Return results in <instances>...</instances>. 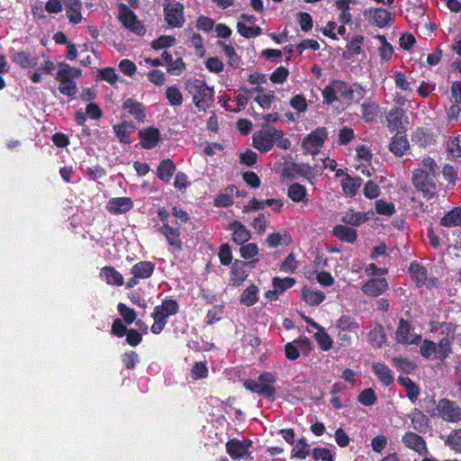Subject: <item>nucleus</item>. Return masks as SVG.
<instances>
[{
    "label": "nucleus",
    "mask_w": 461,
    "mask_h": 461,
    "mask_svg": "<svg viewBox=\"0 0 461 461\" xmlns=\"http://www.w3.org/2000/svg\"><path fill=\"white\" fill-rule=\"evenodd\" d=\"M171 213L176 218L175 225H170L168 222L170 212L165 207H159L157 212V216L161 224L157 223L153 228L157 232L164 236L170 247L176 251H182L183 242L178 221L181 223H186L190 220V217L187 212L176 206L172 207Z\"/></svg>",
    "instance_id": "1"
},
{
    "label": "nucleus",
    "mask_w": 461,
    "mask_h": 461,
    "mask_svg": "<svg viewBox=\"0 0 461 461\" xmlns=\"http://www.w3.org/2000/svg\"><path fill=\"white\" fill-rule=\"evenodd\" d=\"M366 90L358 83L349 84L344 80L333 79L322 91L324 103L332 104L342 100L358 104L366 95Z\"/></svg>",
    "instance_id": "2"
},
{
    "label": "nucleus",
    "mask_w": 461,
    "mask_h": 461,
    "mask_svg": "<svg viewBox=\"0 0 461 461\" xmlns=\"http://www.w3.org/2000/svg\"><path fill=\"white\" fill-rule=\"evenodd\" d=\"M437 164L435 160L427 157L420 164V167L412 172V184L414 187L422 193L423 196L429 200L437 194V185L435 178L437 176Z\"/></svg>",
    "instance_id": "3"
},
{
    "label": "nucleus",
    "mask_w": 461,
    "mask_h": 461,
    "mask_svg": "<svg viewBox=\"0 0 461 461\" xmlns=\"http://www.w3.org/2000/svg\"><path fill=\"white\" fill-rule=\"evenodd\" d=\"M185 90L191 95L194 106L205 112L214 103V89L204 80L191 78L185 82Z\"/></svg>",
    "instance_id": "4"
},
{
    "label": "nucleus",
    "mask_w": 461,
    "mask_h": 461,
    "mask_svg": "<svg viewBox=\"0 0 461 461\" xmlns=\"http://www.w3.org/2000/svg\"><path fill=\"white\" fill-rule=\"evenodd\" d=\"M430 325L431 332H438L442 335L437 344L436 358L444 362L452 353L456 328L450 322H431Z\"/></svg>",
    "instance_id": "5"
},
{
    "label": "nucleus",
    "mask_w": 461,
    "mask_h": 461,
    "mask_svg": "<svg viewBox=\"0 0 461 461\" xmlns=\"http://www.w3.org/2000/svg\"><path fill=\"white\" fill-rule=\"evenodd\" d=\"M276 375L271 372H263L259 375L258 380L246 379L243 386L246 390L257 393L271 402L276 399V388L274 384L276 383Z\"/></svg>",
    "instance_id": "6"
},
{
    "label": "nucleus",
    "mask_w": 461,
    "mask_h": 461,
    "mask_svg": "<svg viewBox=\"0 0 461 461\" xmlns=\"http://www.w3.org/2000/svg\"><path fill=\"white\" fill-rule=\"evenodd\" d=\"M81 76L82 70L80 68L71 67L66 62L59 63L56 80L59 82V93L66 96L73 97L77 92L75 80L79 78Z\"/></svg>",
    "instance_id": "7"
},
{
    "label": "nucleus",
    "mask_w": 461,
    "mask_h": 461,
    "mask_svg": "<svg viewBox=\"0 0 461 461\" xmlns=\"http://www.w3.org/2000/svg\"><path fill=\"white\" fill-rule=\"evenodd\" d=\"M281 135L282 130H277L269 124H263L253 133V147L260 152L267 153L274 148L276 139L281 138Z\"/></svg>",
    "instance_id": "8"
},
{
    "label": "nucleus",
    "mask_w": 461,
    "mask_h": 461,
    "mask_svg": "<svg viewBox=\"0 0 461 461\" xmlns=\"http://www.w3.org/2000/svg\"><path fill=\"white\" fill-rule=\"evenodd\" d=\"M327 139V129L325 127H318L303 139L302 147L306 153L317 155L321 152Z\"/></svg>",
    "instance_id": "9"
},
{
    "label": "nucleus",
    "mask_w": 461,
    "mask_h": 461,
    "mask_svg": "<svg viewBox=\"0 0 461 461\" xmlns=\"http://www.w3.org/2000/svg\"><path fill=\"white\" fill-rule=\"evenodd\" d=\"M438 416L448 423H458L461 421V407L454 401L447 398H441L436 404Z\"/></svg>",
    "instance_id": "10"
},
{
    "label": "nucleus",
    "mask_w": 461,
    "mask_h": 461,
    "mask_svg": "<svg viewBox=\"0 0 461 461\" xmlns=\"http://www.w3.org/2000/svg\"><path fill=\"white\" fill-rule=\"evenodd\" d=\"M165 21L172 28H180L183 26L184 5L177 1L169 0L164 7Z\"/></svg>",
    "instance_id": "11"
},
{
    "label": "nucleus",
    "mask_w": 461,
    "mask_h": 461,
    "mask_svg": "<svg viewBox=\"0 0 461 461\" xmlns=\"http://www.w3.org/2000/svg\"><path fill=\"white\" fill-rule=\"evenodd\" d=\"M364 15L370 24L378 28L390 26L394 18L393 14L384 8H370L365 11Z\"/></svg>",
    "instance_id": "12"
},
{
    "label": "nucleus",
    "mask_w": 461,
    "mask_h": 461,
    "mask_svg": "<svg viewBox=\"0 0 461 461\" xmlns=\"http://www.w3.org/2000/svg\"><path fill=\"white\" fill-rule=\"evenodd\" d=\"M403 445L418 453L420 456H426L429 453L425 439L419 434L407 431L402 437Z\"/></svg>",
    "instance_id": "13"
},
{
    "label": "nucleus",
    "mask_w": 461,
    "mask_h": 461,
    "mask_svg": "<svg viewBox=\"0 0 461 461\" xmlns=\"http://www.w3.org/2000/svg\"><path fill=\"white\" fill-rule=\"evenodd\" d=\"M251 446L252 441L250 439L230 438L226 442V450L230 456L236 460L249 455V449Z\"/></svg>",
    "instance_id": "14"
},
{
    "label": "nucleus",
    "mask_w": 461,
    "mask_h": 461,
    "mask_svg": "<svg viewBox=\"0 0 461 461\" xmlns=\"http://www.w3.org/2000/svg\"><path fill=\"white\" fill-rule=\"evenodd\" d=\"M312 342L307 337L299 338L293 342H288L285 345V355L289 360H296L300 357V350L311 351Z\"/></svg>",
    "instance_id": "15"
},
{
    "label": "nucleus",
    "mask_w": 461,
    "mask_h": 461,
    "mask_svg": "<svg viewBox=\"0 0 461 461\" xmlns=\"http://www.w3.org/2000/svg\"><path fill=\"white\" fill-rule=\"evenodd\" d=\"M387 126L391 131L402 132L405 131L404 123H408V117L401 107L392 108L387 116Z\"/></svg>",
    "instance_id": "16"
},
{
    "label": "nucleus",
    "mask_w": 461,
    "mask_h": 461,
    "mask_svg": "<svg viewBox=\"0 0 461 461\" xmlns=\"http://www.w3.org/2000/svg\"><path fill=\"white\" fill-rule=\"evenodd\" d=\"M412 327L411 322L404 319H401L396 330V339L401 344H418L420 339V335L411 334Z\"/></svg>",
    "instance_id": "17"
},
{
    "label": "nucleus",
    "mask_w": 461,
    "mask_h": 461,
    "mask_svg": "<svg viewBox=\"0 0 461 461\" xmlns=\"http://www.w3.org/2000/svg\"><path fill=\"white\" fill-rule=\"evenodd\" d=\"M179 312V303L172 297H167L159 305L155 306L151 315L163 321H167L168 317L177 314Z\"/></svg>",
    "instance_id": "18"
},
{
    "label": "nucleus",
    "mask_w": 461,
    "mask_h": 461,
    "mask_svg": "<svg viewBox=\"0 0 461 461\" xmlns=\"http://www.w3.org/2000/svg\"><path fill=\"white\" fill-rule=\"evenodd\" d=\"M408 418L411 420L412 429L419 433L425 434L432 429L429 417L418 408L411 410Z\"/></svg>",
    "instance_id": "19"
},
{
    "label": "nucleus",
    "mask_w": 461,
    "mask_h": 461,
    "mask_svg": "<svg viewBox=\"0 0 461 461\" xmlns=\"http://www.w3.org/2000/svg\"><path fill=\"white\" fill-rule=\"evenodd\" d=\"M138 135L140 146L146 149L157 147L161 139L159 130L155 127L140 130Z\"/></svg>",
    "instance_id": "20"
},
{
    "label": "nucleus",
    "mask_w": 461,
    "mask_h": 461,
    "mask_svg": "<svg viewBox=\"0 0 461 461\" xmlns=\"http://www.w3.org/2000/svg\"><path fill=\"white\" fill-rule=\"evenodd\" d=\"M387 289L388 283L387 280L384 277L371 278L361 287V291L365 294L372 297H376L384 294Z\"/></svg>",
    "instance_id": "21"
},
{
    "label": "nucleus",
    "mask_w": 461,
    "mask_h": 461,
    "mask_svg": "<svg viewBox=\"0 0 461 461\" xmlns=\"http://www.w3.org/2000/svg\"><path fill=\"white\" fill-rule=\"evenodd\" d=\"M283 174L289 178H294L296 175L309 180L314 177L312 167L309 164L304 163L292 162L284 168Z\"/></svg>",
    "instance_id": "22"
},
{
    "label": "nucleus",
    "mask_w": 461,
    "mask_h": 461,
    "mask_svg": "<svg viewBox=\"0 0 461 461\" xmlns=\"http://www.w3.org/2000/svg\"><path fill=\"white\" fill-rule=\"evenodd\" d=\"M133 207V202L130 197L112 198L108 201L106 209L112 214H122L129 212Z\"/></svg>",
    "instance_id": "23"
},
{
    "label": "nucleus",
    "mask_w": 461,
    "mask_h": 461,
    "mask_svg": "<svg viewBox=\"0 0 461 461\" xmlns=\"http://www.w3.org/2000/svg\"><path fill=\"white\" fill-rule=\"evenodd\" d=\"M249 263L236 259L230 269V281L234 286H240L248 277L247 267Z\"/></svg>",
    "instance_id": "24"
},
{
    "label": "nucleus",
    "mask_w": 461,
    "mask_h": 461,
    "mask_svg": "<svg viewBox=\"0 0 461 461\" xmlns=\"http://www.w3.org/2000/svg\"><path fill=\"white\" fill-rule=\"evenodd\" d=\"M409 148L410 145L405 131L396 132L389 145L390 151L396 157H402Z\"/></svg>",
    "instance_id": "25"
},
{
    "label": "nucleus",
    "mask_w": 461,
    "mask_h": 461,
    "mask_svg": "<svg viewBox=\"0 0 461 461\" xmlns=\"http://www.w3.org/2000/svg\"><path fill=\"white\" fill-rule=\"evenodd\" d=\"M11 60L22 68H29L38 65L39 58L27 51L19 50L13 53Z\"/></svg>",
    "instance_id": "26"
},
{
    "label": "nucleus",
    "mask_w": 461,
    "mask_h": 461,
    "mask_svg": "<svg viewBox=\"0 0 461 461\" xmlns=\"http://www.w3.org/2000/svg\"><path fill=\"white\" fill-rule=\"evenodd\" d=\"M367 340L374 348H381L386 343V334L382 324L375 323L367 334Z\"/></svg>",
    "instance_id": "27"
},
{
    "label": "nucleus",
    "mask_w": 461,
    "mask_h": 461,
    "mask_svg": "<svg viewBox=\"0 0 461 461\" xmlns=\"http://www.w3.org/2000/svg\"><path fill=\"white\" fill-rule=\"evenodd\" d=\"M229 230H232V240L238 245H243L251 237L250 231L239 221L230 223Z\"/></svg>",
    "instance_id": "28"
},
{
    "label": "nucleus",
    "mask_w": 461,
    "mask_h": 461,
    "mask_svg": "<svg viewBox=\"0 0 461 461\" xmlns=\"http://www.w3.org/2000/svg\"><path fill=\"white\" fill-rule=\"evenodd\" d=\"M176 169V165L171 158L162 159L157 167L156 175L161 181L169 183Z\"/></svg>",
    "instance_id": "29"
},
{
    "label": "nucleus",
    "mask_w": 461,
    "mask_h": 461,
    "mask_svg": "<svg viewBox=\"0 0 461 461\" xmlns=\"http://www.w3.org/2000/svg\"><path fill=\"white\" fill-rule=\"evenodd\" d=\"M122 109L127 110L139 122H144L146 118L145 107L139 101L128 98L123 102Z\"/></svg>",
    "instance_id": "30"
},
{
    "label": "nucleus",
    "mask_w": 461,
    "mask_h": 461,
    "mask_svg": "<svg viewBox=\"0 0 461 461\" xmlns=\"http://www.w3.org/2000/svg\"><path fill=\"white\" fill-rule=\"evenodd\" d=\"M100 276L110 285L122 286L124 284L122 275L113 267L106 266L102 267L100 269Z\"/></svg>",
    "instance_id": "31"
},
{
    "label": "nucleus",
    "mask_w": 461,
    "mask_h": 461,
    "mask_svg": "<svg viewBox=\"0 0 461 461\" xmlns=\"http://www.w3.org/2000/svg\"><path fill=\"white\" fill-rule=\"evenodd\" d=\"M113 130L121 143L130 144V133L135 130V125L132 122L123 121L119 124H114Z\"/></svg>",
    "instance_id": "32"
},
{
    "label": "nucleus",
    "mask_w": 461,
    "mask_h": 461,
    "mask_svg": "<svg viewBox=\"0 0 461 461\" xmlns=\"http://www.w3.org/2000/svg\"><path fill=\"white\" fill-rule=\"evenodd\" d=\"M362 182L363 180L360 176L352 177L349 175H346L340 184L344 194L347 197H354L361 186Z\"/></svg>",
    "instance_id": "33"
},
{
    "label": "nucleus",
    "mask_w": 461,
    "mask_h": 461,
    "mask_svg": "<svg viewBox=\"0 0 461 461\" xmlns=\"http://www.w3.org/2000/svg\"><path fill=\"white\" fill-rule=\"evenodd\" d=\"M372 370L384 385L389 386L393 383L394 377L392 370L385 364L373 363Z\"/></svg>",
    "instance_id": "34"
},
{
    "label": "nucleus",
    "mask_w": 461,
    "mask_h": 461,
    "mask_svg": "<svg viewBox=\"0 0 461 461\" xmlns=\"http://www.w3.org/2000/svg\"><path fill=\"white\" fill-rule=\"evenodd\" d=\"M154 269L155 264L151 261H140L131 267L130 272L140 279H148L153 275Z\"/></svg>",
    "instance_id": "35"
},
{
    "label": "nucleus",
    "mask_w": 461,
    "mask_h": 461,
    "mask_svg": "<svg viewBox=\"0 0 461 461\" xmlns=\"http://www.w3.org/2000/svg\"><path fill=\"white\" fill-rule=\"evenodd\" d=\"M66 9V16L68 19L69 23L72 24H78L82 22V3L81 1L68 2L64 3Z\"/></svg>",
    "instance_id": "36"
},
{
    "label": "nucleus",
    "mask_w": 461,
    "mask_h": 461,
    "mask_svg": "<svg viewBox=\"0 0 461 461\" xmlns=\"http://www.w3.org/2000/svg\"><path fill=\"white\" fill-rule=\"evenodd\" d=\"M287 196L294 203H302L303 205H307L309 203L306 187L299 183L288 186Z\"/></svg>",
    "instance_id": "37"
},
{
    "label": "nucleus",
    "mask_w": 461,
    "mask_h": 461,
    "mask_svg": "<svg viewBox=\"0 0 461 461\" xmlns=\"http://www.w3.org/2000/svg\"><path fill=\"white\" fill-rule=\"evenodd\" d=\"M301 295L302 299L311 306H317L321 304L325 299V294L323 292L319 290H312L308 286L303 287Z\"/></svg>",
    "instance_id": "38"
},
{
    "label": "nucleus",
    "mask_w": 461,
    "mask_h": 461,
    "mask_svg": "<svg viewBox=\"0 0 461 461\" xmlns=\"http://www.w3.org/2000/svg\"><path fill=\"white\" fill-rule=\"evenodd\" d=\"M359 327V323L357 321V320L347 314H342L336 321V329L338 330L357 334Z\"/></svg>",
    "instance_id": "39"
},
{
    "label": "nucleus",
    "mask_w": 461,
    "mask_h": 461,
    "mask_svg": "<svg viewBox=\"0 0 461 461\" xmlns=\"http://www.w3.org/2000/svg\"><path fill=\"white\" fill-rule=\"evenodd\" d=\"M332 233L339 240L348 243H354L357 238V233L355 229L340 224L333 228Z\"/></svg>",
    "instance_id": "40"
},
{
    "label": "nucleus",
    "mask_w": 461,
    "mask_h": 461,
    "mask_svg": "<svg viewBox=\"0 0 461 461\" xmlns=\"http://www.w3.org/2000/svg\"><path fill=\"white\" fill-rule=\"evenodd\" d=\"M440 225L443 227H456L461 226V207H454L445 214L440 220Z\"/></svg>",
    "instance_id": "41"
},
{
    "label": "nucleus",
    "mask_w": 461,
    "mask_h": 461,
    "mask_svg": "<svg viewBox=\"0 0 461 461\" xmlns=\"http://www.w3.org/2000/svg\"><path fill=\"white\" fill-rule=\"evenodd\" d=\"M258 301V288L252 284L248 286L240 295V302L241 304L250 307Z\"/></svg>",
    "instance_id": "42"
},
{
    "label": "nucleus",
    "mask_w": 461,
    "mask_h": 461,
    "mask_svg": "<svg viewBox=\"0 0 461 461\" xmlns=\"http://www.w3.org/2000/svg\"><path fill=\"white\" fill-rule=\"evenodd\" d=\"M119 9V21L122 24L123 27L128 29L130 25L135 22L137 19V15L135 13L125 4L121 3L118 5Z\"/></svg>",
    "instance_id": "43"
},
{
    "label": "nucleus",
    "mask_w": 461,
    "mask_h": 461,
    "mask_svg": "<svg viewBox=\"0 0 461 461\" xmlns=\"http://www.w3.org/2000/svg\"><path fill=\"white\" fill-rule=\"evenodd\" d=\"M409 271L412 279L418 284H424L427 279V269L420 263L413 261L410 264Z\"/></svg>",
    "instance_id": "44"
},
{
    "label": "nucleus",
    "mask_w": 461,
    "mask_h": 461,
    "mask_svg": "<svg viewBox=\"0 0 461 461\" xmlns=\"http://www.w3.org/2000/svg\"><path fill=\"white\" fill-rule=\"evenodd\" d=\"M311 451L310 445L306 442L305 438L298 439L296 445L292 450V458L305 459Z\"/></svg>",
    "instance_id": "45"
},
{
    "label": "nucleus",
    "mask_w": 461,
    "mask_h": 461,
    "mask_svg": "<svg viewBox=\"0 0 461 461\" xmlns=\"http://www.w3.org/2000/svg\"><path fill=\"white\" fill-rule=\"evenodd\" d=\"M368 220V217L366 213L357 212L353 210H349L343 216V222L352 226H359L360 224L366 222Z\"/></svg>",
    "instance_id": "46"
},
{
    "label": "nucleus",
    "mask_w": 461,
    "mask_h": 461,
    "mask_svg": "<svg viewBox=\"0 0 461 461\" xmlns=\"http://www.w3.org/2000/svg\"><path fill=\"white\" fill-rule=\"evenodd\" d=\"M379 106L376 103H364L361 104V113L363 119L367 122H373L375 120L378 114Z\"/></svg>",
    "instance_id": "47"
},
{
    "label": "nucleus",
    "mask_w": 461,
    "mask_h": 461,
    "mask_svg": "<svg viewBox=\"0 0 461 461\" xmlns=\"http://www.w3.org/2000/svg\"><path fill=\"white\" fill-rule=\"evenodd\" d=\"M219 44L222 46V50L229 59V65L233 68H237L240 63V58L232 44H226L223 41H220Z\"/></svg>",
    "instance_id": "48"
},
{
    "label": "nucleus",
    "mask_w": 461,
    "mask_h": 461,
    "mask_svg": "<svg viewBox=\"0 0 461 461\" xmlns=\"http://www.w3.org/2000/svg\"><path fill=\"white\" fill-rule=\"evenodd\" d=\"M238 32L245 38H255L262 34V29L259 26H248L242 22L237 23Z\"/></svg>",
    "instance_id": "49"
},
{
    "label": "nucleus",
    "mask_w": 461,
    "mask_h": 461,
    "mask_svg": "<svg viewBox=\"0 0 461 461\" xmlns=\"http://www.w3.org/2000/svg\"><path fill=\"white\" fill-rule=\"evenodd\" d=\"M445 444L456 453L461 454V429H453L447 437Z\"/></svg>",
    "instance_id": "50"
},
{
    "label": "nucleus",
    "mask_w": 461,
    "mask_h": 461,
    "mask_svg": "<svg viewBox=\"0 0 461 461\" xmlns=\"http://www.w3.org/2000/svg\"><path fill=\"white\" fill-rule=\"evenodd\" d=\"M166 98L172 106H180L183 104L184 98L180 90L175 86H171L166 89L165 93Z\"/></svg>",
    "instance_id": "51"
},
{
    "label": "nucleus",
    "mask_w": 461,
    "mask_h": 461,
    "mask_svg": "<svg viewBox=\"0 0 461 461\" xmlns=\"http://www.w3.org/2000/svg\"><path fill=\"white\" fill-rule=\"evenodd\" d=\"M314 339L321 350L329 351L332 348L333 341L324 328L314 334Z\"/></svg>",
    "instance_id": "52"
},
{
    "label": "nucleus",
    "mask_w": 461,
    "mask_h": 461,
    "mask_svg": "<svg viewBox=\"0 0 461 461\" xmlns=\"http://www.w3.org/2000/svg\"><path fill=\"white\" fill-rule=\"evenodd\" d=\"M376 38L381 41V46L379 48V56L382 60L387 61L393 55V48L391 43H389L384 35H377Z\"/></svg>",
    "instance_id": "53"
},
{
    "label": "nucleus",
    "mask_w": 461,
    "mask_h": 461,
    "mask_svg": "<svg viewBox=\"0 0 461 461\" xmlns=\"http://www.w3.org/2000/svg\"><path fill=\"white\" fill-rule=\"evenodd\" d=\"M176 39L170 35H161L151 42V48L155 50L172 47L176 44Z\"/></svg>",
    "instance_id": "54"
},
{
    "label": "nucleus",
    "mask_w": 461,
    "mask_h": 461,
    "mask_svg": "<svg viewBox=\"0 0 461 461\" xmlns=\"http://www.w3.org/2000/svg\"><path fill=\"white\" fill-rule=\"evenodd\" d=\"M295 283L296 282L294 277L281 278V277L276 276L272 280L273 288H275L279 294L293 287L295 285Z\"/></svg>",
    "instance_id": "55"
},
{
    "label": "nucleus",
    "mask_w": 461,
    "mask_h": 461,
    "mask_svg": "<svg viewBox=\"0 0 461 461\" xmlns=\"http://www.w3.org/2000/svg\"><path fill=\"white\" fill-rule=\"evenodd\" d=\"M432 140V135L425 128H418L412 134V141L420 146H427Z\"/></svg>",
    "instance_id": "56"
},
{
    "label": "nucleus",
    "mask_w": 461,
    "mask_h": 461,
    "mask_svg": "<svg viewBox=\"0 0 461 461\" xmlns=\"http://www.w3.org/2000/svg\"><path fill=\"white\" fill-rule=\"evenodd\" d=\"M406 19L409 23H418L419 20L425 14V10L421 5H411L406 9Z\"/></svg>",
    "instance_id": "57"
},
{
    "label": "nucleus",
    "mask_w": 461,
    "mask_h": 461,
    "mask_svg": "<svg viewBox=\"0 0 461 461\" xmlns=\"http://www.w3.org/2000/svg\"><path fill=\"white\" fill-rule=\"evenodd\" d=\"M117 309L126 324L131 325L136 321V312L132 308L128 307L125 303H119Z\"/></svg>",
    "instance_id": "58"
},
{
    "label": "nucleus",
    "mask_w": 461,
    "mask_h": 461,
    "mask_svg": "<svg viewBox=\"0 0 461 461\" xmlns=\"http://www.w3.org/2000/svg\"><path fill=\"white\" fill-rule=\"evenodd\" d=\"M365 38L363 35H356L347 43L348 51L351 56L359 55L362 52V46Z\"/></svg>",
    "instance_id": "59"
},
{
    "label": "nucleus",
    "mask_w": 461,
    "mask_h": 461,
    "mask_svg": "<svg viewBox=\"0 0 461 461\" xmlns=\"http://www.w3.org/2000/svg\"><path fill=\"white\" fill-rule=\"evenodd\" d=\"M376 400L375 393L372 388L364 389L357 396V401L365 406L374 405Z\"/></svg>",
    "instance_id": "60"
},
{
    "label": "nucleus",
    "mask_w": 461,
    "mask_h": 461,
    "mask_svg": "<svg viewBox=\"0 0 461 461\" xmlns=\"http://www.w3.org/2000/svg\"><path fill=\"white\" fill-rule=\"evenodd\" d=\"M208 374L205 362H195L191 369V377L195 381L206 378Z\"/></svg>",
    "instance_id": "61"
},
{
    "label": "nucleus",
    "mask_w": 461,
    "mask_h": 461,
    "mask_svg": "<svg viewBox=\"0 0 461 461\" xmlns=\"http://www.w3.org/2000/svg\"><path fill=\"white\" fill-rule=\"evenodd\" d=\"M98 77L101 80L106 81L109 84L113 85L118 81L119 76L116 73L115 68L107 67L98 70Z\"/></svg>",
    "instance_id": "62"
},
{
    "label": "nucleus",
    "mask_w": 461,
    "mask_h": 461,
    "mask_svg": "<svg viewBox=\"0 0 461 461\" xmlns=\"http://www.w3.org/2000/svg\"><path fill=\"white\" fill-rule=\"evenodd\" d=\"M375 210L378 214L385 216H392L395 212L394 204L382 199L375 201Z\"/></svg>",
    "instance_id": "63"
},
{
    "label": "nucleus",
    "mask_w": 461,
    "mask_h": 461,
    "mask_svg": "<svg viewBox=\"0 0 461 461\" xmlns=\"http://www.w3.org/2000/svg\"><path fill=\"white\" fill-rule=\"evenodd\" d=\"M460 138H461V134L456 137L450 138L447 140V151L455 158H461V145H460V141H459Z\"/></svg>",
    "instance_id": "64"
}]
</instances>
